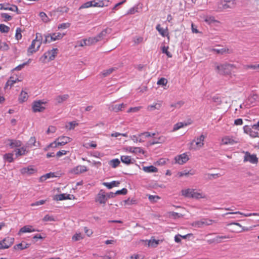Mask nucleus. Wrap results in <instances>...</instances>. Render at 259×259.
<instances>
[{"label": "nucleus", "mask_w": 259, "mask_h": 259, "mask_svg": "<svg viewBox=\"0 0 259 259\" xmlns=\"http://www.w3.org/2000/svg\"><path fill=\"white\" fill-rule=\"evenodd\" d=\"M206 136L201 134L200 136L195 138L190 143L189 149L192 150H198L204 145V140Z\"/></svg>", "instance_id": "obj_4"}, {"label": "nucleus", "mask_w": 259, "mask_h": 259, "mask_svg": "<svg viewBox=\"0 0 259 259\" xmlns=\"http://www.w3.org/2000/svg\"><path fill=\"white\" fill-rule=\"evenodd\" d=\"M212 52H213L217 54L223 55L224 54H230L232 53V51L228 48H223L221 49H212Z\"/></svg>", "instance_id": "obj_32"}, {"label": "nucleus", "mask_w": 259, "mask_h": 259, "mask_svg": "<svg viewBox=\"0 0 259 259\" xmlns=\"http://www.w3.org/2000/svg\"><path fill=\"white\" fill-rule=\"evenodd\" d=\"M39 15L44 22L47 23L50 21L49 18L44 12H40Z\"/></svg>", "instance_id": "obj_51"}, {"label": "nucleus", "mask_w": 259, "mask_h": 259, "mask_svg": "<svg viewBox=\"0 0 259 259\" xmlns=\"http://www.w3.org/2000/svg\"><path fill=\"white\" fill-rule=\"evenodd\" d=\"M214 221L207 218H203L200 220L194 221L191 224V226L195 228H202L204 226H209L212 224Z\"/></svg>", "instance_id": "obj_10"}, {"label": "nucleus", "mask_w": 259, "mask_h": 259, "mask_svg": "<svg viewBox=\"0 0 259 259\" xmlns=\"http://www.w3.org/2000/svg\"><path fill=\"white\" fill-rule=\"evenodd\" d=\"M76 199L74 195L69 194L63 193L56 195L54 197V200L56 201H62L64 200H75Z\"/></svg>", "instance_id": "obj_19"}, {"label": "nucleus", "mask_w": 259, "mask_h": 259, "mask_svg": "<svg viewBox=\"0 0 259 259\" xmlns=\"http://www.w3.org/2000/svg\"><path fill=\"white\" fill-rule=\"evenodd\" d=\"M167 83V80L165 78H161L157 81L159 85H165Z\"/></svg>", "instance_id": "obj_64"}, {"label": "nucleus", "mask_w": 259, "mask_h": 259, "mask_svg": "<svg viewBox=\"0 0 259 259\" xmlns=\"http://www.w3.org/2000/svg\"><path fill=\"white\" fill-rule=\"evenodd\" d=\"M239 143V139L236 136L225 135L221 138L220 145L223 146H233Z\"/></svg>", "instance_id": "obj_5"}, {"label": "nucleus", "mask_w": 259, "mask_h": 259, "mask_svg": "<svg viewBox=\"0 0 259 259\" xmlns=\"http://www.w3.org/2000/svg\"><path fill=\"white\" fill-rule=\"evenodd\" d=\"M28 99V95L27 92L22 91L18 98V101L20 103L26 102Z\"/></svg>", "instance_id": "obj_34"}, {"label": "nucleus", "mask_w": 259, "mask_h": 259, "mask_svg": "<svg viewBox=\"0 0 259 259\" xmlns=\"http://www.w3.org/2000/svg\"><path fill=\"white\" fill-rule=\"evenodd\" d=\"M21 80H20L18 78H15L13 76L10 77V79L7 81L5 88L7 89L8 87L11 88L15 83L20 82Z\"/></svg>", "instance_id": "obj_26"}, {"label": "nucleus", "mask_w": 259, "mask_h": 259, "mask_svg": "<svg viewBox=\"0 0 259 259\" xmlns=\"http://www.w3.org/2000/svg\"><path fill=\"white\" fill-rule=\"evenodd\" d=\"M35 229H34V228L31 226V225H26L22 228H21L19 231L18 232V234L19 235H21L22 233H30V232H33L35 231H36Z\"/></svg>", "instance_id": "obj_23"}, {"label": "nucleus", "mask_w": 259, "mask_h": 259, "mask_svg": "<svg viewBox=\"0 0 259 259\" xmlns=\"http://www.w3.org/2000/svg\"><path fill=\"white\" fill-rule=\"evenodd\" d=\"M156 29L162 37H167V39L169 40V32L167 27L163 28L161 27L160 24H158L156 27Z\"/></svg>", "instance_id": "obj_22"}, {"label": "nucleus", "mask_w": 259, "mask_h": 259, "mask_svg": "<svg viewBox=\"0 0 259 259\" xmlns=\"http://www.w3.org/2000/svg\"><path fill=\"white\" fill-rule=\"evenodd\" d=\"M35 171V170L31 166L26 167H23L20 170V172L23 175H31Z\"/></svg>", "instance_id": "obj_30"}, {"label": "nucleus", "mask_w": 259, "mask_h": 259, "mask_svg": "<svg viewBox=\"0 0 259 259\" xmlns=\"http://www.w3.org/2000/svg\"><path fill=\"white\" fill-rule=\"evenodd\" d=\"M243 131L244 133L249 135L250 137L253 138H257L259 136L258 133L253 131L252 128L248 125H245L243 127Z\"/></svg>", "instance_id": "obj_21"}, {"label": "nucleus", "mask_w": 259, "mask_h": 259, "mask_svg": "<svg viewBox=\"0 0 259 259\" xmlns=\"http://www.w3.org/2000/svg\"><path fill=\"white\" fill-rule=\"evenodd\" d=\"M169 216L174 219L182 218L184 215L176 212H170L169 213Z\"/></svg>", "instance_id": "obj_55"}, {"label": "nucleus", "mask_w": 259, "mask_h": 259, "mask_svg": "<svg viewBox=\"0 0 259 259\" xmlns=\"http://www.w3.org/2000/svg\"><path fill=\"white\" fill-rule=\"evenodd\" d=\"M182 195L185 197L195 198V199H200L205 198V195L202 192H201L200 190H197L194 189L188 188L182 190L181 191Z\"/></svg>", "instance_id": "obj_2"}, {"label": "nucleus", "mask_w": 259, "mask_h": 259, "mask_svg": "<svg viewBox=\"0 0 259 259\" xmlns=\"http://www.w3.org/2000/svg\"><path fill=\"white\" fill-rule=\"evenodd\" d=\"M28 147H32L33 146H37L36 145V140L34 137H31L28 141Z\"/></svg>", "instance_id": "obj_54"}, {"label": "nucleus", "mask_w": 259, "mask_h": 259, "mask_svg": "<svg viewBox=\"0 0 259 259\" xmlns=\"http://www.w3.org/2000/svg\"><path fill=\"white\" fill-rule=\"evenodd\" d=\"M70 26V24L69 23H63L60 24L58 26V29H65L69 28Z\"/></svg>", "instance_id": "obj_59"}, {"label": "nucleus", "mask_w": 259, "mask_h": 259, "mask_svg": "<svg viewBox=\"0 0 259 259\" xmlns=\"http://www.w3.org/2000/svg\"><path fill=\"white\" fill-rule=\"evenodd\" d=\"M0 9H5V10H9L13 11H17L18 10V8L15 6H13L10 7H4L1 4H0Z\"/></svg>", "instance_id": "obj_63"}, {"label": "nucleus", "mask_w": 259, "mask_h": 259, "mask_svg": "<svg viewBox=\"0 0 259 259\" xmlns=\"http://www.w3.org/2000/svg\"><path fill=\"white\" fill-rule=\"evenodd\" d=\"M121 161L122 162L126 164H130L133 163L134 160L131 158V156L127 155H122L120 157Z\"/></svg>", "instance_id": "obj_36"}, {"label": "nucleus", "mask_w": 259, "mask_h": 259, "mask_svg": "<svg viewBox=\"0 0 259 259\" xmlns=\"http://www.w3.org/2000/svg\"><path fill=\"white\" fill-rule=\"evenodd\" d=\"M189 159V157L186 153L179 155L175 158L176 163L179 164H183L184 163H185Z\"/></svg>", "instance_id": "obj_20"}, {"label": "nucleus", "mask_w": 259, "mask_h": 259, "mask_svg": "<svg viewBox=\"0 0 259 259\" xmlns=\"http://www.w3.org/2000/svg\"><path fill=\"white\" fill-rule=\"evenodd\" d=\"M29 246V244L26 242H21L14 246V249L16 250H21L27 248Z\"/></svg>", "instance_id": "obj_35"}, {"label": "nucleus", "mask_w": 259, "mask_h": 259, "mask_svg": "<svg viewBox=\"0 0 259 259\" xmlns=\"http://www.w3.org/2000/svg\"><path fill=\"white\" fill-rule=\"evenodd\" d=\"M145 241L148 242V247H156L160 242H162V240H156L154 237H151L150 240H147Z\"/></svg>", "instance_id": "obj_25"}, {"label": "nucleus", "mask_w": 259, "mask_h": 259, "mask_svg": "<svg viewBox=\"0 0 259 259\" xmlns=\"http://www.w3.org/2000/svg\"><path fill=\"white\" fill-rule=\"evenodd\" d=\"M103 185L106 187L108 189H110L113 187H118L120 184V182L113 181L110 183L108 182H104L103 183Z\"/></svg>", "instance_id": "obj_33"}, {"label": "nucleus", "mask_w": 259, "mask_h": 259, "mask_svg": "<svg viewBox=\"0 0 259 259\" xmlns=\"http://www.w3.org/2000/svg\"><path fill=\"white\" fill-rule=\"evenodd\" d=\"M143 37L142 36H136L133 38V41L135 45H138L143 41Z\"/></svg>", "instance_id": "obj_57"}, {"label": "nucleus", "mask_w": 259, "mask_h": 259, "mask_svg": "<svg viewBox=\"0 0 259 259\" xmlns=\"http://www.w3.org/2000/svg\"><path fill=\"white\" fill-rule=\"evenodd\" d=\"M88 170L87 167L85 165H78L71 168L69 173L72 175H78Z\"/></svg>", "instance_id": "obj_14"}, {"label": "nucleus", "mask_w": 259, "mask_h": 259, "mask_svg": "<svg viewBox=\"0 0 259 259\" xmlns=\"http://www.w3.org/2000/svg\"><path fill=\"white\" fill-rule=\"evenodd\" d=\"M111 30L109 28H106L103 30L99 34L102 39L108 33H110Z\"/></svg>", "instance_id": "obj_50"}, {"label": "nucleus", "mask_w": 259, "mask_h": 259, "mask_svg": "<svg viewBox=\"0 0 259 259\" xmlns=\"http://www.w3.org/2000/svg\"><path fill=\"white\" fill-rule=\"evenodd\" d=\"M161 107L160 103H155L153 105H150L147 106V109L148 111H152L155 109L159 110Z\"/></svg>", "instance_id": "obj_42"}, {"label": "nucleus", "mask_w": 259, "mask_h": 259, "mask_svg": "<svg viewBox=\"0 0 259 259\" xmlns=\"http://www.w3.org/2000/svg\"><path fill=\"white\" fill-rule=\"evenodd\" d=\"M10 30V27L5 24H0V32L2 33H8Z\"/></svg>", "instance_id": "obj_53"}, {"label": "nucleus", "mask_w": 259, "mask_h": 259, "mask_svg": "<svg viewBox=\"0 0 259 259\" xmlns=\"http://www.w3.org/2000/svg\"><path fill=\"white\" fill-rule=\"evenodd\" d=\"M168 47H163L162 48V51L163 53H165L169 58L172 57V54L168 51Z\"/></svg>", "instance_id": "obj_62"}, {"label": "nucleus", "mask_w": 259, "mask_h": 259, "mask_svg": "<svg viewBox=\"0 0 259 259\" xmlns=\"http://www.w3.org/2000/svg\"><path fill=\"white\" fill-rule=\"evenodd\" d=\"M78 46L79 47H83L85 46H89L91 45V44H90V41H88V39H84L82 40V41L78 42Z\"/></svg>", "instance_id": "obj_58"}, {"label": "nucleus", "mask_w": 259, "mask_h": 259, "mask_svg": "<svg viewBox=\"0 0 259 259\" xmlns=\"http://www.w3.org/2000/svg\"><path fill=\"white\" fill-rule=\"evenodd\" d=\"M245 155L244 156L243 161L246 162L249 161L252 164H257L258 159L256 154H251L249 152H244Z\"/></svg>", "instance_id": "obj_15"}, {"label": "nucleus", "mask_w": 259, "mask_h": 259, "mask_svg": "<svg viewBox=\"0 0 259 259\" xmlns=\"http://www.w3.org/2000/svg\"><path fill=\"white\" fill-rule=\"evenodd\" d=\"M42 37L41 33H36V37L27 50V55L30 56L37 52L42 44Z\"/></svg>", "instance_id": "obj_3"}, {"label": "nucleus", "mask_w": 259, "mask_h": 259, "mask_svg": "<svg viewBox=\"0 0 259 259\" xmlns=\"http://www.w3.org/2000/svg\"><path fill=\"white\" fill-rule=\"evenodd\" d=\"M109 164L113 168H115L117 167L120 164V161L118 159H114L110 160L109 162Z\"/></svg>", "instance_id": "obj_49"}, {"label": "nucleus", "mask_w": 259, "mask_h": 259, "mask_svg": "<svg viewBox=\"0 0 259 259\" xmlns=\"http://www.w3.org/2000/svg\"><path fill=\"white\" fill-rule=\"evenodd\" d=\"M31 59H29L27 62H24L23 64H20L19 65L17 66V67H16L14 68V70H21L25 65H28L31 62Z\"/></svg>", "instance_id": "obj_52"}, {"label": "nucleus", "mask_w": 259, "mask_h": 259, "mask_svg": "<svg viewBox=\"0 0 259 259\" xmlns=\"http://www.w3.org/2000/svg\"><path fill=\"white\" fill-rule=\"evenodd\" d=\"M195 172L194 170H190L189 171H187L186 170H183L182 171L178 172L177 174V175H178V177L181 178V177H183L184 176L188 177L190 175L192 176V175H195Z\"/></svg>", "instance_id": "obj_31"}, {"label": "nucleus", "mask_w": 259, "mask_h": 259, "mask_svg": "<svg viewBox=\"0 0 259 259\" xmlns=\"http://www.w3.org/2000/svg\"><path fill=\"white\" fill-rule=\"evenodd\" d=\"M15 155L16 157H19L26 154L28 151L27 150L26 147L24 146L20 147V148H17L15 150Z\"/></svg>", "instance_id": "obj_27"}, {"label": "nucleus", "mask_w": 259, "mask_h": 259, "mask_svg": "<svg viewBox=\"0 0 259 259\" xmlns=\"http://www.w3.org/2000/svg\"><path fill=\"white\" fill-rule=\"evenodd\" d=\"M58 50L57 48H53L45 52L43 56L40 58V61L45 63L46 62H50L55 59L57 55Z\"/></svg>", "instance_id": "obj_7"}, {"label": "nucleus", "mask_w": 259, "mask_h": 259, "mask_svg": "<svg viewBox=\"0 0 259 259\" xmlns=\"http://www.w3.org/2000/svg\"><path fill=\"white\" fill-rule=\"evenodd\" d=\"M55 177H56V176L55 175V174L54 172H49V173H48L44 176H42L40 178V180L41 181H46L48 179L55 178Z\"/></svg>", "instance_id": "obj_43"}, {"label": "nucleus", "mask_w": 259, "mask_h": 259, "mask_svg": "<svg viewBox=\"0 0 259 259\" xmlns=\"http://www.w3.org/2000/svg\"><path fill=\"white\" fill-rule=\"evenodd\" d=\"M3 157L5 162L12 163L14 161L13 153H6L3 155Z\"/></svg>", "instance_id": "obj_28"}, {"label": "nucleus", "mask_w": 259, "mask_h": 259, "mask_svg": "<svg viewBox=\"0 0 259 259\" xmlns=\"http://www.w3.org/2000/svg\"><path fill=\"white\" fill-rule=\"evenodd\" d=\"M228 226L232 227L230 229V232L235 233H239L242 232L249 231L252 230V227H246L242 226L240 224L238 223H231L227 225Z\"/></svg>", "instance_id": "obj_8"}, {"label": "nucleus", "mask_w": 259, "mask_h": 259, "mask_svg": "<svg viewBox=\"0 0 259 259\" xmlns=\"http://www.w3.org/2000/svg\"><path fill=\"white\" fill-rule=\"evenodd\" d=\"M65 35V33H61L60 32H55L52 34H49L46 36L44 42L50 43L52 41L61 39Z\"/></svg>", "instance_id": "obj_12"}, {"label": "nucleus", "mask_w": 259, "mask_h": 259, "mask_svg": "<svg viewBox=\"0 0 259 259\" xmlns=\"http://www.w3.org/2000/svg\"><path fill=\"white\" fill-rule=\"evenodd\" d=\"M126 151L134 154H144L145 151L141 147H128L126 148Z\"/></svg>", "instance_id": "obj_24"}, {"label": "nucleus", "mask_w": 259, "mask_h": 259, "mask_svg": "<svg viewBox=\"0 0 259 259\" xmlns=\"http://www.w3.org/2000/svg\"><path fill=\"white\" fill-rule=\"evenodd\" d=\"M47 103L40 100L33 101L32 104V111L34 113L43 112L46 109L45 105Z\"/></svg>", "instance_id": "obj_9"}, {"label": "nucleus", "mask_w": 259, "mask_h": 259, "mask_svg": "<svg viewBox=\"0 0 259 259\" xmlns=\"http://www.w3.org/2000/svg\"><path fill=\"white\" fill-rule=\"evenodd\" d=\"M147 196L150 202L152 203L156 202L160 199V197L158 195H148Z\"/></svg>", "instance_id": "obj_47"}, {"label": "nucleus", "mask_w": 259, "mask_h": 259, "mask_svg": "<svg viewBox=\"0 0 259 259\" xmlns=\"http://www.w3.org/2000/svg\"><path fill=\"white\" fill-rule=\"evenodd\" d=\"M166 141V137L164 136H160L157 139H155V140L153 141L150 144L154 145L157 144H162L164 143Z\"/></svg>", "instance_id": "obj_37"}, {"label": "nucleus", "mask_w": 259, "mask_h": 259, "mask_svg": "<svg viewBox=\"0 0 259 259\" xmlns=\"http://www.w3.org/2000/svg\"><path fill=\"white\" fill-rule=\"evenodd\" d=\"M69 98V96L67 94H64L61 95L57 96L55 100L57 104H61L64 102L66 101Z\"/></svg>", "instance_id": "obj_29"}, {"label": "nucleus", "mask_w": 259, "mask_h": 259, "mask_svg": "<svg viewBox=\"0 0 259 259\" xmlns=\"http://www.w3.org/2000/svg\"><path fill=\"white\" fill-rule=\"evenodd\" d=\"M78 125V123L75 121L69 122L68 123V125H66V127L68 128L69 130H73L74 128Z\"/></svg>", "instance_id": "obj_60"}, {"label": "nucleus", "mask_w": 259, "mask_h": 259, "mask_svg": "<svg viewBox=\"0 0 259 259\" xmlns=\"http://www.w3.org/2000/svg\"><path fill=\"white\" fill-rule=\"evenodd\" d=\"M102 40V39L100 37V35H99V34H98L97 36H96L95 37H89L88 38V41H90V44H91V45L95 44L97 43V42L100 41Z\"/></svg>", "instance_id": "obj_44"}, {"label": "nucleus", "mask_w": 259, "mask_h": 259, "mask_svg": "<svg viewBox=\"0 0 259 259\" xmlns=\"http://www.w3.org/2000/svg\"><path fill=\"white\" fill-rule=\"evenodd\" d=\"M188 124H188L187 123H184V122H178L174 125L172 131L173 132L177 131L179 130V129L184 127V126H187Z\"/></svg>", "instance_id": "obj_41"}, {"label": "nucleus", "mask_w": 259, "mask_h": 259, "mask_svg": "<svg viewBox=\"0 0 259 259\" xmlns=\"http://www.w3.org/2000/svg\"><path fill=\"white\" fill-rule=\"evenodd\" d=\"M69 152V151L65 150H61L57 152L56 156L58 158L67 154Z\"/></svg>", "instance_id": "obj_61"}, {"label": "nucleus", "mask_w": 259, "mask_h": 259, "mask_svg": "<svg viewBox=\"0 0 259 259\" xmlns=\"http://www.w3.org/2000/svg\"><path fill=\"white\" fill-rule=\"evenodd\" d=\"M105 6L103 1H89L82 5L79 9L88 8L91 7H103Z\"/></svg>", "instance_id": "obj_17"}, {"label": "nucleus", "mask_w": 259, "mask_h": 259, "mask_svg": "<svg viewBox=\"0 0 259 259\" xmlns=\"http://www.w3.org/2000/svg\"><path fill=\"white\" fill-rule=\"evenodd\" d=\"M125 107V105L124 104H120L114 105L112 108V110H113L115 112H118L120 111H121L122 109L124 108Z\"/></svg>", "instance_id": "obj_46"}, {"label": "nucleus", "mask_w": 259, "mask_h": 259, "mask_svg": "<svg viewBox=\"0 0 259 259\" xmlns=\"http://www.w3.org/2000/svg\"><path fill=\"white\" fill-rule=\"evenodd\" d=\"M10 49V47L6 42H2L0 40V50L3 51H7Z\"/></svg>", "instance_id": "obj_48"}, {"label": "nucleus", "mask_w": 259, "mask_h": 259, "mask_svg": "<svg viewBox=\"0 0 259 259\" xmlns=\"http://www.w3.org/2000/svg\"><path fill=\"white\" fill-rule=\"evenodd\" d=\"M72 139L67 136H62L57 138L53 142L50 143L47 147L49 148H57L63 146L70 142Z\"/></svg>", "instance_id": "obj_6"}, {"label": "nucleus", "mask_w": 259, "mask_h": 259, "mask_svg": "<svg viewBox=\"0 0 259 259\" xmlns=\"http://www.w3.org/2000/svg\"><path fill=\"white\" fill-rule=\"evenodd\" d=\"M236 68V66L232 64L227 63L223 64H215V69L217 73L221 75L231 76L232 71Z\"/></svg>", "instance_id": "obj_1"}, {"label": "nucleus", "mask_w": 259, "mask_h": 259, "mask_svg": "<svg viewBox=\"0 0 259 259\" xmlns=\"http://www.w3.org/2000/svg\"><path fill=\"white\" fill-rule=\"evenodd\" d=\"M217 5V11H222L234 7L235 3L234 1H218Z\"/></svg>", "instance_id": "obj_11"}, {"label": "nucleus", "mask_w": 259, "mask_h": 259, "mask_svg": "<svg viewBox=\"0 0 259 259\" xmlns=\"http://www.w3.org/2000/svg\"><path fill=\"white\" fill-rule=\"evenodd\" d=\"M5 143L12 149L17 148L22 145V142L20 140L16 139H9L6 140Z\"/></svg>", "instance_id": "obj_18"}, {"label": "nucleus", "mask_w": 259, "mask_h": 259, "mask_svg": "<svg viewBox=\"0 0 259 259\" xmlns=\"http://www.w3.org/2000/svg\"><path fill=\"white\" fill-rule=\"evenodd\" d=\"M83 235L81 233H76L72 237L73 241H77L83 238Z\"/></svg>", "instance_id": "obj_45"}, {"label": "nucleus", "mask_w": 259, "mask_h": 259, "mask_svg": "<svg viewBox=\"0 0 259 259\" xmlns=\"http://www.w3.org/2000/svg\"><path fill=\"white\" fill-rule=\"evenodd\" d=\"M117 69L116 68L112 67L106 70H104L102 72L101 74L103 77H106L110 74H111L112 73H113L114 71H115Z\"/></svg>", "instance_id": "obj_40"}, {"label": "nucleus", "mask_w": 259, "mask_h": 259, "mask_svg": "<svg viewBox=\"0 0 259 259\" xmlns=\"http://www.w3.org/2000/svg\"><path fill=\"white\" fill-rule=\"evenodd\" d=\"M107 201L105 191L103 189L100 190L95 198V201L100 204L105 205Z\"/></svg>", "instance_id": "obj_16"}, {"label": "nucleus", "mask_w": 259, "mask_h": 259, "mask_svg": "<svg viewBox=\"0 0 259 259\" xmlns=\"http://www.w3.org/2000/svg\"><path fill=\"white\" fill-rule=\"evenodd\" d=\"M204 21L208 24H211L214 23H220L218 20L214 19L213 16H206L204 17Z\"/></svg>", "instance_id": "obj_38"}, {"label": "nucleus", "mask_w": 259, "mask_h": 259, "mask_svg": "<svg viewBox=\"0 0 259 259\" xmlns=\"http://www.w3.org/2000/svg\"><path fill=\"white\" fill-rule=\"evenodd\" d=\"M22 30L21 28H17L16 30L15 38L17 40H19L22 38Z\"/></svg>", "instance_id": "obj_56"}, {"label": "nucleus", "mask_w": 259, "mask_h": 259, "mask_svg": "<svg viewBox=\"0 0 259 259\" xmlns=\"http://www.w3.org/2000/svg\"><path fill=\"white\" fill-rule=\"evenodd\" d=\"M14 242V238L8 236L0 241V250L10 247Z\"/></svg>", "instance_id": "obj_13"}, {"label": "nucleus", "mask_w": 259, "mask_h": 259, "mask_svg": "<svg viewBox=\"0 0 259 259\" xmlns=\"http://www.w3.org/2000/svg\"><path fill=\"white\" fill-rule=\"evenodd\" d=\"M143 170L145 172H148V173L156 172H157V171H158V169L156 167H155L153 165H150L149 166H143Z\"/></svg>", "instance_id": "obj_39"}]
</instances>
